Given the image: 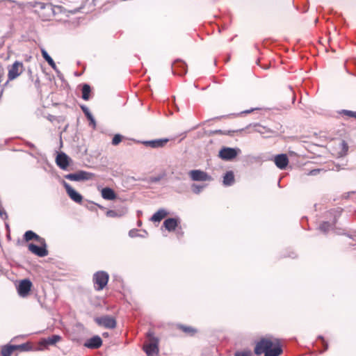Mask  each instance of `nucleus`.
Instances as JSON below:
<instances>
[{"instance_id": "39", "label": "nucleus", "mask_w": 356, "mask_h": 356, "mask_svg": "<svg viewBox=\"0 0 356 356\" xmlns=\"http://www.w3.org/2000/svg\"><path fill=\"white\" fill-rule=\"evenodd\" d=\"M3 92H4V88H2V89L0 91V99L1 98L3 94Z\"/></svg>"}, {"instance_id": "24", "label": "nucleus", "mask_w": 356, "mask_h": 356, "mask_svg": "<svg viewBox=\"0 0 356 356\" xmlns=\"http://www.w3.org/2000/svg\"><path fill=\"white\" fill-rule=\"evenodd\" d=\"M61 337L59 335H53L51 337H48L47 339H44L41 341V344L45 345H54L56 343L58 342L60 340Z\"/></svg>"}, {"instance_id": "33", "label": "nucleus", "mask_w": 356, "mask_h": 356, "mask_svg": "<svg viewBox=\"0 0 356 356\" xmlns=\"http://www.w3.org/2000/svg\"><path fill=\"white\" fill-rule=\"evenodd\" d=\"M235 131H222V130H216L214 133L223 134V135H229L232 136Z\"/></svg>"}, {"instance_id": "20", "label": "nucleus", "mask_w": 356, "mask_h": 356, "mask_svg": "<svg viewBox=\"0 0 356 356\" xmlns=\"http://www.w3.org/2000/svg\"><path fill=\"white\" fill-rule=\"evenodd\" d=\"M168 142V139H159L147 141L145 143L151 147L157 148L163 147Z\"/></svg>"}, {"instance_id": "28", "label": "nucleus", "mask_w": 356, "mask_h": 356, "mask_svg": "<svg viewBox=\"0 0 356 356\" xmlns=\"http://www.w3.org/2000/svg\"><path fill=\"white\" fill-rule=\"evenodd\" d=\"M91 89L89 85L84 84L82 88V98L87 101L90 99Z\"/></svg>"}, {"instance_id": "35", "label": "nucleus", "mask_w": 356, "mask_h": 356, "mask_svg": "<svg viewBox=\"0 0 356 356\" xmlns=\"http://www.w3.org/2000/svg\"><path fill=\"white\" fill-rule=\"evenodd\" d=\"M202 188V186H197L196 184L192 185V189L195 193H199L201 191Z\"/></svg>"}, {"instance_id": "1", "label": "nucleus", "mask_w": 356, "mask_h": 356, "mask_svg": "<svg viewBox=\"0 0 356 356\" xmlns=\"http://www.w3.org/2000/svg\"><path fill=\"white\" fill-rule=\"evenodd\" d=\"M254 352L257 355L279 356L282 353L281 341L273 337L261 338L256 343Z\"/></svg>"}, {"instance_id": "32", "label": "nucleus", "mask_w": 356, "mask_h": 356, "mask_svg": "<svg viewBox=\"0 0 356 356\" xmlns=\"http://www.w3.org/2000/svg\"><path fill=\"white\" fill-rule=\"evenodd\" d=\"M234 356H252L250 350L237 351L235 353Z\"/></svg>"}, {"instance_id": "8", "label": "nucleus", "mask_w": 356, "mask_h": 356, "mask_svg": "<svg viewBox=\"0 0 356 356\" xmlns=\"http://www.w3.org/2000/svg\"><path fill=\"white\" fill-rule=\"evenodd\" d=\"M190 177L193 181H211V177L200 170H193L189 172Z\"/></svg>"}, {"instance_id": "12", "label": "nucleus", "mask_w": 356, "mask_h": 356, "mask_svg": "<svg viewBox=\"0 0 356 356\" xmlns=\"http://www.w3.org/2000/svg\"><path fill=\"white\" fill-rule=\"evenodd\" d=\"M64 187L69 197L75 202L81 203L83 200V197L81 194L77 193L74 188H72L70 184L65 182L63 183Z\"/></svg>"}, {"instance_id": "9", "label": "nucleus", "mask_w": 356, "mask_h": 356, "mask_svg": "<svg viewBox=\"0 0 356 356\" xmlns=\"http://www.w3.org/2000/svg\"><path fill=\"white\" fill-rule=\"evenodd\" d=\"M32 286V282L29 280L25 279L22 280L19 282L17 288L18 293L19 294V296L22 297L28 296L31 289Z\"/></svg>"}, {"instance_id": "36", "label": "nucleus", "mask_w": 356, "mask_h": 356, "mask_svg": "<svg viewBox=\"0 0 356 356\" xmlns=\"http://www.w3.org/2000/svg\"><path fill=\"white\" fill-rule=\"evenodd\" d=\"M83 108V111H84L85 114L87 115L88 118L92 120V115H90V113L88 111H87L86 109H85L83 108Z\"/></svg>"}, {"instance_id": "41", "label": "nucleus", "mask_w": 356, "mask_h": 356, "mask_svg": "<svg viewBox=\"0 0 356 356\" xmlns=\"http://www.w3.org/2000/svg\"><path fill=\"white\" fill-rule=\"evenodd\" d=\"M325 350H327V344H326V345L325 346Z\"/></svg>"}, {"instance_id": "14", "label": "nucleus", "mask_w": 356, "mask_h": 356, "mask_svg": "<svg viewBox=\"0 0 356 356\" xmlns=\"http://www.w3.org/2000/svg\"><path fill=\"white\" fill-rule=\"evenodd\" d=\"M275 163L280 169H285L289 164V159L284 154H278L275 157Z\"/></svg>"}, {"instance_id": "7", "label": "nucleus", "mask_w": 356, "mask_h": 356, "mask_svg": "<svg viewBox=\"0 0 356 356\" xmlns=\"http://www.w3.org/2000/svg\"><path fill=\"white\" fill-rule=\"evenodd\" d=\"M92 177V174L83 170H79L76 173H70L65 175V179L75 181L88 180L91 179Z\"/></svg>"}, {"instance_id": "40", "label": "nucleus", "mask_w": 356, "mask_h": 356, "mask_svg": "<svg viewBox=\"0 0 356 356\" xmlns=\"http://www.w3.org/2000/svg\"><path fill=\"white\" fill-rule=\"evenodd\" d=\"M108 333H106V332H105V333H104V334H103V336H108Z\"/></svg>"}, {"instance_id": "27", "label": "nucleus", "mask_w": 356, "mask_h": 356, "mask_svg": "<svg viewBox=\"0 0 356 356\" xmlns=\"http://www.w3.org/2000/svg\"><path fill=\"white\" fill-rule=\"evenodd\" d=\"M14 351L13 345L8 344L2 347L1 354L2 356H11Z\"/></svg>"}, {"instance_id": "26", "label": "nucleus", "mask_w": 356, "mask_h": 356, "mask_svg": "<svg viewBox=\"0 0 356 356\" xmlns=\"http://www.w3.org/2000/svg\"><path fill=\"white\" fill-rule=\"evenodd\" d=\"M41 54L44 59L48 63V64L54 69L56 68V65L51 57L48 54L45 49H41Z\"/></svg>"}, {"instance_id": "22", "label": "nucleus", "mask_w": 356, "mask_h": 356, "mask_svg": "<svg viewBox=\"0 0 356 356\" xmlns=\"http://www.w3.org/2000/svg\"><path fill=\"white\" fill-rule=\"evenodd\" d=\"M234 182V175L232 171H228L223 177V184L225 186H231Z\"/></svg>"}, {"instance_id": "21", "label": "nucleus", "mask_w": 356, "mask_h": 356, "mask_svg": "<svg viewBox=\"0 0 356 356\" xmlns=\"http://www.w3.org/2000/svg\"><path fill=\"white\" fill-rule=\"evenodd\" d=\"M168 215V212L165 209H159L151 218L153 222H160Z\"/></svg>"}, {"instance_id": "25", "label": "nucleus", "mask_w": 356, "mask_h": 356, "mask_svg": "<svg viewBox=\"0 0 356 356\" xmlns=\"http://www.w3.org/2000/svg\"><path fill=\"white\" fill-rule=\"evenodd\" d=\"M15 351L19 350L20 352L29 351L32 350V345L30 342L22 343L20 345H13Z\"/></svg>"}, {"instance_id": "29", "label": "nucleus", "mask_w": 356, "mask_h": 356, "mask_svg": "<svg viewBox=\"0 0 356 356\" xmlns=\"http://www.w3.org/2000/svg\"><path fill=\"white\" fill-rule=\"evenodd\" d=\"M340 114L347 116L348 118H353L356 119V111H348V110H342L340 112Z\"/></svg>"}, {"instance_id": "2", "label": "nucleus", "mask_w": 356, "mask_h": 356, "mask_svg": "<svg viewBox=\"0 0 356 356\" xmlns=\"http://www.w3.org/2000/svg\"><path fill=\"white\" fill-rule=\"evenodd\" d=\"M24 71V66L20 61L16 60L12 65L8 66V80L3 84L4 88L10 81L18 78Z\"/></svg>"}, {"instance_id": "37", "label": "nucleus", "mask_w": 356, "mask_h": 356, "mask_svg": "<svg viewBox=\"0 0 356 356\" xmlns=\"http://www.w3.org/2000/svg\"><path fill=\"white\" fill-rule=\"evenodd\" d=\"M4 1L10 2V3H17L15 0H0V3Z\"/></svg>"}, {"instance_id": "5", "label": "nucleus", "mask_w": 356, "mask_h": 356, "mask_svg": "<svg viewBox=\"0 0 356 356\" xmlns=\"http://www.w3.org/2000/svg\"><path fill=\"white\" fill-rule=\"evenodd\" d=\"M95 321L99 326L106 329H114L117 325L115 318L108 315L96 317Z\"/></svg>"}, {"instance_id": "13", "label": "nucleus", "mask_w": 356, "mask_h": 356, "mask_svg": "<svg viewBox=\"0 0 356 356\" xmlns=\"http://www.w3.org/2000/svg\"><path fill=\"white\" fill-rule=\"evenodd\" d=\"M70 158L65 153L58 154L56 158V165L61 169L65 170L69 166Z\"/></svg>"}, {"instance_id": "16", "label": "nucleus", "mask_w": 356, "mask_h": 356, "mask_svg": "<svg viewBox=\"0 0 356 356\" xmlns=\"http://www.w3.org/2000/svg\"><path fill=\"white\" fill-rule=\"evenodd\" d=\"M348 151V145L345 140H340L336 147V152L334 153L338 157L345 156Z\"/></svg>"}, {"instance_id": "34", "label": "nucleus", "mask_w": 356, "mask_h": 356, "mask_svg": "<svg viewBox=\"0 0 356 356\" xmlns=\"http://www.w3.org/2000/svg\"><path fill=\"white\" fill-rule=\"evenodd\" d=\"M106 215V216L110 217V218H115V217L120 216V215H118L117 213V212L113 210L107 211Z\"/></svg>"}, {"instance_id": "17", "label": "nucleus", "mask_w": 356, "mask_h": 356, "mask_svg": "<svg viewBox=\"0 0 356 356\" xmlns=\"http://www.w3.org/2000/svg\"><path fill=\"white\" fill-rule=\"evenodd\" d=\"M101 195L104 200H113L117 197L115 191L112 188L108 187L102 188L101 191Z\"/></svg>"}, {"instance_id": "38", "label": "nucleus", "mask_w": 356, "mask_h": 356, "mask_svg": "<svg viewBox=\"0 0 356 356\" xmlns=\"http://www.w3.org/2000/svg\"><path fill=\"white\" fill-rule=\"evenodd\" d=\"M319 171H320V170H318H318H312L309 174L315 175L316 172H318Z\"/></svg>"}, {"instance_id": "3", "label": "nucleus", "mask_w": 356, "mask_h": 356, "mask_svg": "<svg viewBox=\"0 0 356 356\" xmlns=\"http://www.w3.org/2000/svg\"><path fill=\"white\" fill-rule=\"evenodd\" d=\"M148 343L143 346V350L147 356H156L159 353V339L154 336L152 331H149L147 334Z\"/></svg>"}, {"instance_id": "4", "label": "nucleus", "mask_w": 356, "mask_h": 356, "mask_svg": "<svg viewBox=\"0 0 356 356\" xmlns=\"http://www.w3.org/2000/svg\"><path fill=\"white\" fill-rule=\"evenodd\" d=\"M109 275L106 272L98 271L93 275L95 289L97 291L102 290L108 284Z\"/></svg>"}, {"instance_id": "19", "label": "nucleus", "mask_w": 356, "mask_h": 356, "mask_svg": "<svg viewBox=\"0 0 356 356\" xmlns=\"http://www.w3.org/2000/svg\"><path fill=\"white\" fill-rule=\"evenodd\" d=\"M24 239L27 242L31 240L34 239L40 243H44V238H41L40 236L37 235L35 232H33V231H31V230L25 232V234L24 235Z\"/></svg>"}, {"instance_id": "10", "label": "nucleus", "mask_w": 356, "mask_h": 356, "mask_svg": "<svg viewBox=\"0 0 356 356\" xmlns=\"http://www.w3.org/2000/svg\"><path fill=\"white\" fill-rule=\"evenodd\" d=\"M42 244L44 245L40 247L33 243H30L28 245L29 250L38 257H45V256L48 255V251L46 249L45 242L43 243Z\"/></svg>"}, {"instance_id": "18", "label": "nucleus", "mask_w": 356, "mask_h": 356, "mask_svg": "<svg viewBox=\"0 0 356 356\" xmlns=\"http://www.w3.org/2000/svg\"><path fill=\"white\" fill-rule=\"evenodd\" d=\"M178 223L179 222L177 219L170 218L163 222V226L168 231L172 232L175 230L176 227L178 226Z\"/></svg>"}, {"instance_id": "6", "label": "nucleus", "mask_w": 356, "mask_h": 356, "mask_svg": "<svg viewBox=\"0 0 356 356\" xmlns=\"http://www.w3.org/2000/svg\"><path fill=\"white\" fill-rule=\"evenodd\" d=\"M239 152V149L224 147L219 151L218 156L222 160L230 161L235 159Z\"/></svg>"}, {"instance_id": "11", "label": "nucleus", "mask_w": 356, "mask_h": 356, "mask_svg": "<svg viewBox=\"0 0 356 356\" xmlns=\"http://www.w3.org/2000/svg\"><path fill=\"white\" fill-rule=\"evenodd\" d=\"M172 70L175 74L182 76L187 72V65L181 60H176L172 65Z\"/></svg>"}, {"instance_id": "23", "label": "nucleus", "mask_w": 356, "mask_h": 356, "mask_svg": "<svg viewBox=\"0 0 356 356\" xmlns=\"http://www.w3.org/2000/svg\"><path fill=\"white\" fill-rule=\"evenodd\" d=\"M178 327L180 330H181L186 334L189 335V336H193L197 332V329H195L191 326L179 325Z\"/></svg>"}, {"instance_id": "30", "label": "nucleus", "mask_w": 356, "mask_h": 356, "mask_svg": "<svg viewBox=\"0 0 356 356\" xmlns=\"http://www.w3.org/2000/svg\"><path fill=\"white\" fill-rule=\"evenodd\" d=\"M331 228V225L328 222H323L320 225V229L324 232H327Z\"/></svg>"}, {"instance_id": "15", "label": "nucleus", "mask_w": 356, "mask_h": 356, "mask_svg": "<svg viewBox=\"0 0 356 356\" xmlns=\"http://www.w3.org/2000/svg\"><path fill=\"white\" fill-rule=\"evenodd\" d=\"M102 345V340L99 336H95L89 339L84 344L87 348L97 349Z\"/></svg>"}, {"instance_id": "31", "label": "nucleus", "mask_w": 356, "mask_h": 356, "mask_svg": "<svg viewBox=\"0 0 356 356\" xmlns=\"http://www.w3.org/2000/svg\"><path fill=\"white\" fill-rule=\"evenodd\" d=\"M122 141V136L119 135V134H116L114 136V137L113 138V140H112V144L113 145H118L120 142Z\"/></svg>"}]
</instances>
